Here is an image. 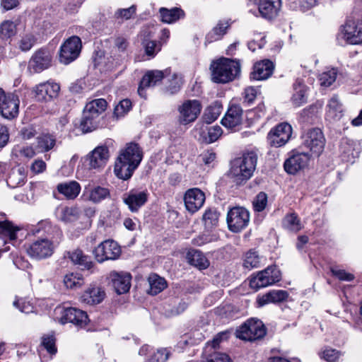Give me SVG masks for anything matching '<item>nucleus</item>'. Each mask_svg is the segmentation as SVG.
Segmentation results:
<instances>
[{
	"instance_id": "f257e3e1",
	"label": "nucleus",
	"mask_w": 362,
	"mask_h": 362,
	"mask_svg": "<svg viewBox=\"0 0 362 362\" xmlns=\"http://www.w3.org/2000/svg\"><path fill=\"white\" fill-rule=\"evenodd\" d=\"M106 107L107 102L103 98L93 100L86 105L80 123L83 132H91L98 127L100 115Z\"/></svg>"
},
{
	"instance_id": "f03ea898",
	"label": "nucleus",
	"mask_w": 362,
	"mask_h": 362,
	"mask_svg": "<svg viewBox=\"0 0 362 362\" xmlns=\"http://www.w3.org/2000/svg\"><path fill=\"white\" fill-rule=\"evenodd\" d=\"M211 79L215 83H226L233 81L240 72L239 64L227 58H222L211 65Z\"/></svg>"
},
{
	"instance_id": "7ed1b4c3",
	"label": "nucleus",
	"mask_w": 362,
	"mask_h": 362,
	"mask_svg": "<svg viewBox=\"0 0 362 362\" xmlns=\"http://www.w3.org/2000/svg\"><path fill=\"white\" fill-rule=\"evenodd\" d=\"M257 160V154L252 151L245 153L234 160L230 174L237 183H241L251 177Z\"/></svg>"
},
{
	"instance_id": "20e7f679",
	"label": "nucleus",
	"mask_w": 362,
	"mask_h": 362,
	"mask_svg": "<svg viewBox=\"0 0 362 362\" xmlns=\"http://www.w3.org/2000/svg\"><path fill=\"white\" fill-rule=\"evenodd\" d=\"M301 139L302 146L309 151V156L311 157H318L323 151L325 139L320 129H308L302 135Z\"/></svg>"
},
{
	"instance_id": "39448f33",
	"label": "nucleus",
	"mask_w": 362,
	"mask_h": 362,
	"mask_svg": "<svg viewBox=\"0 0 362 362\" xmlns=\"http://www.w3.org/2000/svg\"><path fill=\"white\" fill-rule=\"evenodd\" d=\"M266 328L262 321L251 319L236 330V337L245 341H255L264 337Z\"/></svg>"
},
{
	"instance_id": "423d86ee",
	"label": "nucleus",
	"mask_w": 362,
	"mask_h": 362,
	"mask_svg": "<svg viewBox=\"0 0 362 362\" xmlns=\"http://www.w3.org/2000/svg\"><path fill=\"white\" fill-rule=\"evenodd\" d=\"M55 250L54 243L48 238H37L26 247L28 255L33 259L40 260L52 255Z\"/></svg>"
},
{
	"instance_id": "0eeeda50",
	"label": "nucleus",
	"mask_w": 362,
	"mask_h": 362,
	"mask_svg": "<svg viewBox=\"0 0 362 362\" xmlns=\"http://www.w3.org/2000/svg\"><path fill=\"white\" fill-rule=\"evenodd\" d=\"M122 253V250L118 243L112 240H105L100 243L93 250V255L96 261L103 263L107 260L117 259Z\"/></svg>"
},
{
	"instance_id": "6e6552de",
	"label": "nucleus",
	"mask_w": 362,
	"mask_h": 362,
	"mask_svg": "<svg viewBox=\"0 0 362 362\" xmlns=\"http://www.w3.org/2000/svg\"><path fill=\"white\" fill-rule=\"evenodd\" d=\"M202 105L198 100H187L177 107V122L187 125L194 122L202 111Z\"/></svg>"
},
{
	"instance_id": "1a4fd4ad",
	"label": "nucleus",
	"mask_w": 362,
	"mask_h": 362,
	"mask_svg": "<svg viewBox=\"0 0 362 362\" xmlns=\"http://www.w3.org/2000/svg\"><path fill=\"white\" fill-rule=\"evenodd\" d=\"M18 96L13 93H7L0 88V114L7 119L16 117L19 112Z\"/></svg>"
},
{
	"instance_id": "9d476101",
	"label": "nucleus",
	"mask_w": 362,
	"mask_h": 362,
	"mask_svg": "<svg viewBox=\"0 0 362 362\" xmlns=\"http://www.w3.org/2000/svg\"><path fill=\"white\" fill-rule=\"evenodd\" d=\"M281 279L280 271L276 266H269L265 269L259 272L250 281V286L256 291L272 285Z\"/></svg>"
},
{
	"instance_id": "9b49d317",
	"label": "nucleus",
	"mask_w": 362,
	"mask_h": 362,
	"mask_svg": "<svg viewBox=\"0 0 362 362\" xmlns=\"http://www.w3.org/2000/svg\"><path fill=\"white\" fill-rule=\"evenodd\" d=\"M250 222V213L244 207L232 208L227 214L228 228L233 233H238L247 226Z\"/></svg>"
},
{
	"instance_id": "f8f14e48",
	"label": "nucleus",
	"mask_w": 362,
	"mask_h": 362,
	"mask_svg": "<svg viewBox=\"0 0 362 362\" xmlns=\"http://www.w3.org/2000/svg\"><path fill=\"white\" fill-rule=\"evenodd\" d=\"M52 54L47 49H39L28 62V69L31 73H40L52 66Z\"/></svg>"
},
{
	"instance_id": "ddd939ff",
	"label": "nucleus",
	"mask_w": 362,
	"mask_h": 362,
	"mask_svg": "<svg viewBox=\"0 0 362 362\" xmlns=\"http://www.w3.org/2000/svg\"><path fill=\"white\" fill-rule=\"evenodd\" d=\"M81 49V41L77 36H72L61 46L59 52L60 62L68 64L74 61Z\"/></svg>"
},
{
	"instance_id": "4468645a",
	"label": "nucleus",
	"mask_w": 362,
	"mask_h": 362,
	"mask_svg": "<svg viewBox=\"0 0 362 362\" xmlns=\"http://www.w3.org/2000/svg\"><path fill=\"white\" fill-rule=\"evenodd\" d=\"M292 134L291 126L286 122L272 128L267 135V140L272 146L281 147L285 145Z\"/></svg>"
},
{
	"instance_id": "2eb2a0df",
	"label": "nucleus",
	"mask_w": 362,
	"mask_h": 362,
	"mask_svg": "<svg viewBox=\"0 0 362 362\" xmlns=\"http://www.w3.org/2000/svg\"><path fill=\"white\" fill-rule=\"evenodd\" d=\"M59 90L60 87L56 83L50 81L42 83L34 88L35 98L40 102L50 101L58 95Z\"/></svg>"
},
{
	"instance_id": "dca6fc26",
	"label": "nucleus",
	"mask_w": 362,
	"mask_h": 362,
	"mask_svg": "<svg viewBox=\"0 0 362 362\" xmlns=\"http://www.w3.org/2000/svg\"><path fill=\"white\" fill-rule=\"evenodd\" d=\"M204 193L198 188L188 189L184 196V202L186 209L194 214L199 210L205 202Z\"/></svg>"
},
{
	"instance_id": "f3484780",
	"label": "nucleus",
	"mask_w": 362,
	"mask_h": 362,
	"mask_svg": "<svg viewBox=\"0 0 362 362\" xmlns=\"http://www.w3.org/2000/svg\"><path fill=\"white\" fill-rule=\"evenodd\" d=\"M109 150L106 146H98L87 156L90 169H100L105 167L109 159Z\"/></svg>"
},
{
	"instance_id": "a211bd4d",
	"label": "nucleus",
	"mask_w": 362,
	"mask_h": 362,
	"mask_svg": "<svg viewBox=\"0 0 362 362\" xmlns=\"http://www.w3.org/2000/svg\"><path fill=\"white\" fill-rule=\"evenodd\" d=\"M86 313L75 308H68L64 310L60 318V322L65 324L71 322L78 327H83L88 323Z\"/></svg>"
},
{
	"instance_id": "6ab92c4d",
	"label": "nucleus",
	"mask_w": 362,
	"mask_h": 362,
	"mask_svg": "<svg viewBox=\"0 0 362 362\" xmlns=\"http://www.w3.org/2000/svg\"><path fill=\"white\" fill-rule=\"evenodd\" d=\"M117 157L139 166L143 158V151L137 144L132 142L127 144L125 148L119 151Z\"/></svg>"
},
{
	"instance_id": "aec40b11",
	"label": "nucleus",
	"mask_w": 362,
	"mask_h": 362,
	"mask_svg": "<svg viewBox=\"0 0 362 362\" xmlns=\"http://www.w3.org/2000/svg\"><path fill=\"white\" fill-rule=\"evenodd\" d=\"M109 278L118 294H123L129 291L132 280V276L129 273L113 271L110 273Z\"/></svg>"
},
{
	"instance_id": "412c9836",
	"label": "nucleus",
	"mask_w": 362,
	"mask_h": 362,
	"mask_svg": "<svg viewBox=\"0 0 362 362\" xmlns=\"http://www.w3.org/2000/svg\"><path fill=\"white\" fill-rule=\"evenodd\" d=\"M310 156L308 153H298L288 158L284 163V169L289 174H296L308 165Z\"/></svg>"
},
{
	"instance_id": "4be33fe9",
	"label": "nucleus",
	"mask_w": 362,
	"mask_h": 362,
	"mask_svg": "<svg viewBox=\"0 0 362 362\" xmlns=\"http://www.w3.org/2000/svg\"><path fill=\"white\" fill-rule=\"evenodd\" d=\"M148 197V193L146 190L137 191L132 189L124 195V202L128 206L131 211L136 212L146 204Z\"/></svg>"
},
{
	"instance_id": "5701e85b",
	"label": "nucleus",
	"mask_w": 362,
	"mask_h": 362,
	"mask_svg": "<svg viewBox=\"0 0 362 362\" xmlns=\"http://www.w3.org/2000/svg\"><path fill=\"white\" fill-rule=\"evenodd\" d=\"M281 0H259L258 9L261 16L269 20L276 18L281 10Z\"/></svg>"
},
{
	"instance_id": "b1692460",
	"label": "nucleus",
	"mask_w": 362,
	"mask_h": 362,
	"mask_svg": "<svg viewBox=\"0 0 362 362\" xmlns=\"http://www.w3.org/2000/svg\"><path fill=\"white\" fill-rule=\"evenodd\" d=\"M243 110L239 105H231L224 117L221 120V124L228 129H233L242 123Z\"/></svg>"
},
{
	"instance_id": "393cba45",
	"label": "nucleus",
	"mask_w": 362,
	"mask_h": 362,
	"mask_svg": "<svg viewBox=\"0 0 362 362\" xmlns=\"http://www.w3.org/2000/svg\"><path fill=\"white\" fill-rule=\"evenodd\" d=\"M274 66L269 59H264L257 62L250 74V78L257 81L267 79L273 73Z\"/></svg>"
},
{
	"instance_id": "a878e982",
	"label": "nucleus",
	"mask_w": 362,
	"mask_h": 362,
	"mask_svg": "<svg viewBox=\"0 0 362 362\" xmlns=\"http://www.w3.org/2000/svg\"><path fill=\"white\" fill-rule=\"evenodd\" d=\"M163 72L158 70L148 71L142 78L138 88V93L142 98H146L145 89L154 86L163 78Z\"/></svg>"
},
{
	"instance_id": "bb28decb",
	"label": "nucleus",
	"mask_w": 362,
	"mask_h": 362,
	"mask_svg": "<svg viewBox=\"0 0 362 362\" xmlns=\"http://www.w3.org/2000/svg\"><path fill=\"white\" fill-rule=\"evenodd\" d=\"M340 151L343 160L354 163L355 158L359 156L361 148L355 141L348 139H344L341 142Z\"/></svg>"
},
{
	"instance_id": "cd10ccee",
	"label": "nucleus",
	"mask_w": 362,
	"mask_h": 362,
	"mask_svg": "<svg viewBox=\"0 0 362 362\" xmlns=\"http://www.w3.org/2000/svg\"><path fill=\"white\" fill-rule=\"evenodd\" d=\"M138 167L117 157L114 165V173L117 178L127 180L132 177Z\"/></svg>"
},
{
	"instance_id": "c85d7f7f",
	"label": "nucleus",
	"mask_w": 362,
	"mask_h": 362,
	"mask_svg": "<svg viewBox=\"0 0 362 362\" xmlns=\"http://www.w3.org/2000/svg\"><path fill=\"white\" fill-rule=\"evenodd\" d=\"M344 108L337 95L330 98L327 105L326 117L329 120L337 121L343 116Z\"/></svg>"
},
{
	"instance_id": "c756f323",
	"label": "nucleus",
	"mask_w": 362,
	"mask_h": 362,
	"mask_svg": "<svg viewBox=\"0 0 362 362\" xmlns=\"http://www.w3.org/2000/svg\"><path fill=\"white\" fill-rule=\"evenodd\" d=\"M105 291L100 287L88 288L81 296V301L86 304H98L104 299Z\"/></svg>"
},
{
	"instance_id": "7c9ffc66",
	"label": "nucleus",
	"mask_w": 362,
	"mask_h": 362,
	"mask_svg": "<svg viewBox=\"0 0 362 362\" xmlns=\"http://www.w3.org/2000/svg\"><path fill=\"white\" fill-rule=\"evenodd\" d=\"M59 193L68 199H74L80 193L81 186L76 181L59 183L57 187Z\"/></svg>"
},
{
	"instance_id": "2f4dec72",
	"label": "nucleus",
	"mask_w": 362,
	"mask_h": 362,
	"mask_svg": "<svg viewBox=\"0 0 362 362\" xmlns=\"http://www.w3.org/2000/svg\"><path fill=\"white\" fill-rule=\"evenodd\" d=\"M230 27L228 21H220L217 25L209 31L206 35V43H211L219 40L226 33L228 28Z\"/></svg>"
},
{
	"instance_id": "473e14b6",
	"label": "nucleus",
	"mask_w": 362,
	"mask_h": 362,
	"mask_svg": "<svg viewBox=\"0 0 362 362\" xmlns=\"http://www.w3.org/2000/svg\"><path fill=\"white\" fill-rule=\"evenodd\" d=\"M69 259L74 264L83 267L86 269H90L93 263L89 257L85 255L81 250L76 249L67 252Z\"/></svg>"
},
{
	"instance_id": "72a5a7b5",
	"label": "nucleus",
	"mask_w": 362,
	"mask_h": 362,
	"mask_svg": "<svg viewBox=\"0 0 362 362\" xmlns=\"http://www.w3.org/2000/svg\"><path fill=\"white\" fill-rule=\"evenodd\" d=\"M160 16L162 22L165 23H173L185 16L184 11L180 8L170 9L160 8L159 9Z\"/></svg>"
},
{
	"instance_id": "f704fd0d",
	"label": "nucleus",
	"mask_w": 362,
	"mask_h": 362,
	"mask_svg": "<svg viewBox=\"0 0 362 362\" xmlns=\"http://www.w3.org/2000/svg\"><path fill=\"white\" fill-rule=\"evenodd\" d=\"M36 155L35 148L32 146H16L12 150V156L24 162L34 158Z\"/></svg>"
},
{
	"instance_id": "c9c22d12",
	"label": "nucleus",
	"mask_w": 362,
	"mask_h": 362,
	"mask_svg": "<svg viewBox=\"0 0 362 362\" xmlns=\"http://www.w3.org/2000/svg\"><path fill=\"white\" fill-rule=\"evenodd\" d=\"M287 297L288 293L285 291H272L259 298L257 302L260 306H263L271 303H275L281 302L286 300Z\"/></svg>"
},
{
	"instance_id": "e433bc0d",
	"label": "nucleus",
	"mask_w": 362,
	"mask_h": 362,
	"mask_svg": "<svg viewBox=\"0 0 362 362\" xmlns=\"http://www.w3.org/2000/svg\"><path fill=\"white\" fill-rule=\"evenodd\" d=\"M110 197V192L107 187L97 186L87 192V199L95 204H98Z\"/></svg>"
},
{
	"instance_id": "4c0bfd02",
	"label": "nucleus",
	"mask_w": 362,
	"mask_h": 362,
	"mask_svg": "<svg viewBox=\"0 0 362 362\" xmlns=\"http://www.w3.org/2000/svg\"><path fill=\"white\" fill-rule=\"evenodd\" d=\"M25 178L26 174L23 167L13 168L7 178V185L12 188H16L22 185Z\"/></svg>"
},
{
	"instance_id": "58836bf2",
	"label": "nucleus",
	"mask_w": 362,
	"mask_h": 362,
	"mask_svg": "<svg viewBox=\"0 0 362 362\" xmlns=\"http://www.w3.org/2000/svg\"><path fill=\"white\" fill-rule=\"evenodd\" d=\"M36 149L38 152L45 153L52 150L56 144L55 137L49 134H44L37 137Z\"/></svg>"
},
{
	"instance_id": "ea45409f",
	"label": "nucleus",
	"mask_w": 362,
	"mask_h": 362,
	"mask_svg": "<svg viewBox=\"0 0 362 362\" xmlns=\"http://www.w3.org/2000/svg\"><path fill=\"white\" fill-rule=\"evenodd\" d=\"M187 257L190 264L199 268V269H206L209 265L208 259L199 250H193L189 251Z\"/></svg>"
},
{
	"instance_id": "a19ab883",
	"label": "nucleus",
	"mask_w": 362,
	"mask_h": 362,
	"mask_svg": "<svg viewBox=\"0 0 362 362\" xmlns=\"http://www.w3.org/2000/svg\"><path fill=\"white\" fill-rule=\"evenodd\" d=\"M294 93L292 97L293 103L300 106L307 101V88L300 81H296L293 85Z\"/></svg>"
},
{
	"instance_id": "79ce46f5",
	"label": "nucleus",
	"mask_w": 362,
	"mask_h": 362,
	"mask_svg": "<svg viewBox=\"0 0 362 362\" xmlns=\"http://www.w3.org/2000/svg\"><path fill=\"white\" fill-rule=\"evenodd\" d=\"M63 283L66 288L76 289L84 284V279L81 274L70 272L64 275Z\"/></svg>"
},
{
	"instance_id": "37998d69",
	"label": "nucleus",
	"mask_w": 362,
	"mask_h": 362,
	"mask_svg": "<svg viewBox=\"0 0 362 362\" xmlns=\"http://www.w3.org/2000/svg\"><path fill=\"white\" fill-rule=\"evenodd\" d=\"M148 281L149 284V293L151 295L159 293L167 286L165 279L156 274H151L148 278Z\"/></svg>"
},
{
	"instance_id": "c03bdc74",
	"label": "nucleus",
	"mask_w": 362,
	"mask_h": 362,
	"mask_svg": "<svg viewBox=\"0 0 362 362\" xmlns=\"http://www.w3.org/2000/svg\"><path fill=\"white\" fill-rule=\"evenodd\" d=\"M20 230L18 226L8 221H0V238L2 239L8 238L10 240H15L17 238L16 233Z\"/></svg>"
},
{
	"instance_id": "a18cd8bd",
	"label": "nucleus",
	"mask_w": 362,
	"mask_h": 362,
	"mask_svg": "<svg viewBox=\"0 0 362 362\" xmlns=\"http://www.w3.org/2000/svg\"><path fill=\"white\" fill-rule=\"evenodd\" d=\"M262 260L263 257H260L257 252L250 250L245 255L243 266L250 270L260 267Z\"/></svg>"
},
{
	"instance_id": "49530a36",
	"label": "nucleus",
	"mask_w": 362,
	"mask_h": 362,
	"mask_svg": "<svg viewBox=\"0 0 362 362\" xmlns=\"http://www.w3.org/2000/svg\"><path fill=\"white\" fill-rule=\"evenodd\" d=\"M283 225L284 228L293 232H298L302 228L301 222L297 214L294 213L286 216Z\"/></svg>"
},
{
	"instance_id": "de8ad7c7",
	"label": "nucleus",
	"mask_w": 362,
	"mask_h": 362,
	"mask_svg": "<svg viewBox=\"0 0 362 362\" xmlns=\"http://www.w3.org/2000/svg\"><path fill=\"white\" fill-rule=\"evenodd\" d=\"M79 210L76 207H65L62 209L59 220L64 223H71L79 217Z\"/></svg>"
},
{
	"instance_id": "09e8293b",
	"label": "nucleus",
	"mask_w": 362,
	"mask_h": 362,
	"mask_svg": "<svg viewBox=\"0 0 362 362\" xmlns=\"http://www.w3.org/2000/svg\"><path fill=\"white\" fill-rule=\"evenodd\" d=\"M221 112V106L217 103L209 106L204 111V119L208 124L215 121Z\"/></svg>"
},
{
	"instance_id": "8fccbe9b",
	"label": "nucleus",
	"mask_w": 362,
	"mask_h": 362,
	"mask_svg": "<svg viewBox=\"0 0 362 362\" xmlns=\"http://www.w3.org/2000/svg\"><path fill=\"white\" fill-rule=\"evenodd\" d=\"M16 33V25L11 21H4L0 25V37L8 39Z\"/></svg>"
},
{
	"instance_id": "3c124183",
	"label": "nucleus",
	"mask_w": 362,
	"mask_h": 362,
	"mask_svg": "<svg viewBox=\"0 0 362 362\" xmlns=\"http://www.w3.org/2000/svg\"><path fill=\"white\" fill-rule=\"evenodd\" d=\"M342 356L341 351L332 348H326L319 352L320 358L327 362H337Z\"/></svg>"
},
{
	"instance_id": "603ef678",
	"label": "nucleus",
	"mask_w": 362,
	"mask_h": 362,
	"mask_svg": "<svg viewBox=\"0 0 362 362\" xmlns=\"http://www.w3.org/2000/svg\"><path fill=\"white\" fill-rule=\"evenodd\" d=\"M337 71L335 69H331L324 71L319 76V81L322 86L328 87L336 80Z\"/></svg>"
},
{
	"instance_id": "864d4df0",
	"label": "nucleus",
	"mask_w": 362,
	"mask_h": 362,
	"mask_svg": "<svg viewBox=\"0 0 362 362\" xmlns=\"http://www.w3.org/2000/svg\"><path fill=\"white\" fill-rule=\"evenodd\" d=\"M136 13V6L132 5L127 8H119L117 9L114 14V16L116 19L121 20H129L133 18Z\"/></svg>"
},
{
	"instance_id": "5fc2aeb1",
	"label": "nucleus",
	"mask_w": 362,
	"mask_h": 362,
	"mask_svg": "<svg viewBox=\"0 0 362 362\" xmlns=\"http://www.w3.org/2000/svg\"><path fill=\"white\" fill-rule=\"evenodd\" d=\"M132 107V102L128 99L122 100L115 107L114 115L117 117H121L124 116Z\"/></svg>"
},
{
	"instance_id": "6e6d98bb",
	"label": "nucleus",
	"mask_w": 362,
	"mask_h": 362,
	"mask_svg": "<svg viewBox=\"0 0 362 362\" xmlns=\"http://www.w3.org/2000/svg\"><path fill=\"white\" fill-rule=\"evenodd\" d=\"M219 214L215 209H208L203 216V220L207 227L216 226L218 221Z\"/></svg>"
},
{
	"instance_id": "4d7b16f0",
	"label": "nucleus",
	"mask_w": 362,
	"mask_h": 362,
	"mask_svg": "<svg viewBox=\"0 0 362 362\" xmlns=\"http://www.w3.org/2000/svg\"><path fill=\"white\" fill-rule=\"evenodd\" d=\"M41 345L50 354H55L57 348L55 346V338L52 334L45 335L42 337Z\"/></svg>"
},
{
	"instance_id": "13d9d810",
	"label": "nucleus",
	"mask_w": 362,
	"mask_h": 362,
	"mask_svg": "<svg viewBox=\"0 0 362 362\" xmlns=\"http://www.w3.org/2000/svg\"><path fill=\"white\" fill-rule=\"evenodd\" d=\"M267 204V195L266 193L261 192L255 197L253 201V207L256 211H262Z\"/></svg>"
},
{
	"instance_id": "bf43d9fd",
	"label": "nucleus",
	"mask_w": 362,
	"mask_h": 362,
	"mask_svg": "<svg viewBox=\"0 0 362 362\" xmlns=\"http://www.w3.org/2000/svg\"><path fill=\"white\" fill-rule=\"evenodd\" d=\"M35 43V38L33 34H26L22 37L19 42V47L22 51L30 50Z\"/></svg>"
},
{
	"instance_id": "052dcab7",
	"label": "nucleus",
	"mask_w": 362,
	"mask_h": 362,
	"mask_svg": "<svg viewBox=\"0 0 362 362\" xmlns=\"http://www.w3.org/2000/svg\"><path fill=\"white\" fill-rule=\"evenodd\" d=\"M223 131L220 126L215 125L210 127L208 129L207 137L206 138V141L207 143H213L217 141L219 137L222 135Z\"/></svg>"
},
{
	"instance_id": "680f3d73",
	"label": "nucleus",
	"mask_w": 362,
	"mask_h": 362,
	"mask_svg": "<svg viewBox=\"0 0 362 362\" xmlns=\"http://www.w3.org/2000/svg\"><path fill=\"white\" fill-rule=\"evenodd\" d=\"M259 92V90L255 87H247L244 90V92L243 93L244 103H246L247 104L252 103L255 100Z\"/></svg>"
},
{
	"instance_id": "e2e57ef3",
	"label": "nucleus",
	"mask_w": 362,
	"mask_h": 362,
	"mask_svg": "<svg viewBox=\"0 0 362 362\" xmlns=\"http://www.w3.org/2000/svg\"><path fill=\"white\" fill-rule=\"evenodd\" d=\"M13 305L19 309V310L24 313H30L33 312V305L25 299H18L13 302Z\"/></svg>"
},
{
	"instance_id": "0e129e2a",
	"label": "nucleus",
	"mask_w": 362,
	"mask_h": 362,
	"mask_svg": "<svg viewBox=\"0 0 362 362\" xmlns=\"http://www.w3.org/2000/svg\"><path fill=\"white\" fill-rule=\"evenodd\" d=\"M143 45L146 54L151 57H153L160 49L155 41L145 40Z\"/></svg>"
},
{
	"instance_id": "69168bd1",
	"label": "nucleus",
	"mask_w": 362,
	"mask_h": 362,
	"mask_svg": "<svg viewBox=\"0 0 362 362\" xmlns=\"http://www.w3.org/2000/svg\"><path fill=\"white\" fill-rule=\"evenodd\" d=\"M166 349H158L151 356L148 362H165L168 358Z\"/></svg>"
},
{
	"instance_id": "338daca9",
	"label": "nucleus",
	"mask_w": 362,
	"mask_h": 362,
	"mask_svg": "<svg viewBox=\"0 0 362 362\" xmlns=\"http://www.w3.org/2000/svg\"><path fill=\"white\" fill-rule=\"evenodd\" d=\"M332 274L337 276L340 281H351L354 279V275L346 272L344 269H332Z\"/></svg>"
},
{
	"instance_id": "774afa93",
	"label": "nucleus",
	"mask_w": 362,
	"mask_h": 362,
	"mask_svg": "<svg viewBox=\"0 0 362 362\" xmlns=\"http://www.w3.org/2000/svg\"><path fill=\"white\" fill-rule=\"evenodd\" d=\"M204 362H232L230 357L223 353L215 352L211 354Z\"/></svg>"
}]
</instances>
